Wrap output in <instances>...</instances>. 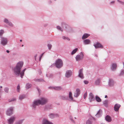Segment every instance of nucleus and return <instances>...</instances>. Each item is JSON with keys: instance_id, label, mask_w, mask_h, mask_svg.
I'll return each mask as SVG.
<instances>
[{"instance_id": "50", "label": "nucleus", "mask_w": 124, "mask_h": 124, "mask_svg": "<svg viewBox=\"0 0 124 124\" xmlns=\"http://www.w3.org/2000/svg\"><path fill=\"white\" fill-rule=\"evenodd\" d=\"M115 1H112L110 3V4H112L114 3H115Z\"/></svg>"}, {"instance_id": "31", "label": "nucleus", "mask_w": 124, "mask_h": 124, "mask_svg": "<svg viewBox=\"0 0 124 124\" xmlns=\"http://www.w3.org/2000/svg\"><path fill=\"white\" fill-rule=\"evenodd\" d=\"M49 116L51 118L53 119L54 118V114L50 113L49 114Z\"/></svg>"}, {"instance_id": "32", "label": "nucleus", "mask_w": 124, "mask_h": 124, "mask_svg": "<svg viewBox=\"0 0 124 124\" xmlns=\"http://www.w3.org/2000/svg\"><path fill=\"white\" fill-rule=\"evenodd\" d=\"M31 86V84L28 83L26 84V89H28L30 88Z\"/></svg>"}, {"instance_id": "40", "label": "nucleus", "mask_w": 124, "mask_h": 124, "mask_svg": "<svg viewBox=\"0 0 124 124\" xmlns=\"http://www.w3.org/2000/svg\"><path fill=\"white\" fill-rule=\"evenodd\" d=\"M108 102V101L107 100H105L103 102L105 106H107Z\"/></svg>"}, {"instance_id": "27", "label": "nucleus", "mask_w": 124, "mask_h": 124, "mask_svg": "<svg viewBox=\"0 0 124 124\" xmlns=\"http://www.w3.org/2000/svg\"><path fill=\"white\" fill-rule=\"evenodd\" d=\"M90 36V35L87 33H85L83 35L82 39H84L87 38Z\"/></svg>"}, {"instance_id": "25", "label": "nucleus", "mask_w": 124, "mask_h": 124, "mask_svg": "<svg viewBox=\"0 0 124 124\" xmlns=\"http://www.w3.org/2000/svg\"><path fill=\"white\" fill-rule=\"evenodd\" d=\"M102 111L101 110H100L98 112L96 115V116L97 117H99L102 115Z\"/></svg>"}, {"instance_id": "41", "label": "nucleus", "mask_w": 124, "mask_h": 124, "mask_svg": "<svg viewBox=\"0 0 124 124\" xmlns=\"http://www.w3.org/2000/svg\"><path fill=\"white\" fill-rule=\"evenodd\" d=\"M16 100V99L15 98H13L10 99H9V102H11L12 101H15Z\"/></svg>"}, {"instance_id": "1", "label": "nucleus", "mask_w": 124, "mask_h": 124, "mask_svg": "<svg viewBox=\"0 0 124 124\" xmlns=\"http://www.w3.org/2000/svg\"><path fill=\"white\" fill-rule=\"evenodd\" d=\"M23 64V61H19L17 63L16 66L13 69V71L14 74L17 76H19L20 75L22 78H23L25 71L26 70V68H25L20 72L21 69Z\"/></svg>"}, {"instance_id": "26", "label": "nucleus", "mask_w": 124, "mask_h": 124, "mask_svg": "<svg viewBox=\"0 0 124 124\" xmlns=\"http://www.w3.org/2000/svg\"><path fill=\"white\" fill-rule=\"evenodd\" d=\"M83 42L85 45L88 44L90 43V41L89 39H86L84 40Z\"/></svg>"}, {"instance_id": "35", "label": "nucleus", "mask_w": 124, "mask_h": 124, "mask_svg": "<svg viewBox=\"0 0 124 124\" xmlns=\"http://www.w3.org/2000/svg\"><path fill=\"white\" fill-rule=\"evenodd\" d=\"M62 38L63 39H65L66 40L68 41H70V39L69 38L67 37H66L65 36H62Z\"/></svg>"}, {"instance_id": "16", "label": "nucleus", "mask_w": 124, "mask_h": 124, "mask_svg": "<svg viewBox=\"0 0 124 124\" xmlns=\"http://www.w3.org/2000/svg\"><path fill=\"white\" fill-rule=\"evenodd\" d=\"M83 72V69H82L80 70L79 71L78 76L82 79L84 78Z\"/></svg>"}, {"instance_id": "21", "label": "nucleus", "mask_w": 124, "mask_h": 124, "mask_svg": "<svg viewBox=\"0 0 124 124\" xmlns=\"http://www.w3.org/2000/svg\"><path fill=\"white\" fill-rule=\"evenodd\" d=\"M101 80L100 78H97L94 81V84L96 85H99L101 83Z\"/></svg>"}, {"instance_id": "56", "label": "nucleus", "mask_w": 124, "mask_h": 124, "mask_svg": "<svg viewBox=\"0 0 124 124\" xmlns=\"http://www.w3.org/2000/svg\"><path fill=\"white\" fill-rule=\"evenodd\" d=\"M95 56H96V57H98V55L97 54H96L95 55Z\"/></svg>"}, {"instance_id": "49", "label": "nucleus", "mask_w": 124, "mask_h": 124, "mask_svg": "<svg viewBox=\"0 0 124 124\" xmlns=\"http://www.w3.org/2000/svg\"><path fill=\"white\" fill-rule=\"evenodd\" d=\"M117 1H118V2H119L120 3H121V4H122L123 5V4H124V2H123L121 1L118 0H117Z\"/></svg>"}, {"instance_id": "5", "label": "nucleus", "mask_w": 124, "mask_h": 124, "mask_svg": "<svg viewBox=\"0 0 124 124\" xmlns=\"http://www.w3.org/2000/svg\"><path fill=\"white\" fill-rule=\"evenodd\" d=\"M84 55L82 52H81L79 54L77 55L75 57L77 61H79L82 60L84 57Z\"/></svg>"}, {"instance_id": "58", "label": "nucleus", "mask_w": 124, "mask_h": 124, "mask_svg": "<svg viewBox=\"0 0 124 124\" xmlns=\"http://www.w3.org/2000/svg\"><path fill=\"white\" fill-rule=\"evenodd\" d=\"M53 65H51V67H53Z\"/></svg>"}, {"instance_id": "38", "label": "nucleus", "mask_w": 124, "mask_h": 124, "mask_svg": "<svg viewBox=\"0 0 124 124\" xmlns=\"http://www.w3.org/2000/svg\"><path fill=\"white\" fill-rule=\"evenodd\" d=\"M67 97L66 96H61V98L63 100H65L67 99Z\"/></svg>"}, {"instance_id": "36", "label": "nucleus", "mask_w": 124, "mask_h": 124, "mask_svg": "<svg viewBox=\"0 0 124 124\" xmlns=\"http://www.w3.org/2000/svg\"><path fill=\"white\" fill-rule=\"evenodd\" d=\"M56 28L58 30H59L61 31H63V29L61 28L60 26H57L56 27Z\"/></svg>"}, {"instance_id": "33", "label": "nucleus", "mask_w": 124, "mask_h": 124, "mask_svg": "<svg viewBox=\"0 0 124 124\" xmlns=\"http://www.w3.org/2000/svg\"><path fill=\"white\" fill-rule=\"evenodd\" d=\"M9 89L8 87H6L4 89V91L5 93H8L9 92Z\"/></svg>"}, {"instance_id": "4", "label": "nucleus", "mask_w": 124, "mask_h": 124, "mask_svg": "<svg viewBox=\"0 0 124 124\" xmlns=\"http://www.w3.org/2000/svg\"><path fill=\"white\" fill-rule=\"evenodd\" d=\"M3 22L7 24L10 27L12 28L14 26L13 24L11 22L9 21L7 18H5L3 19Z\"/></svg>"}, {"instance_id": "45", "label": "nucleus", "mask_w": 124, "mask_h": 124, "mask_svg": "<svg viewBox=\"0 0 124 124\" xmlns=\"http://www.w3.org/2000/svg\"><path fill=\"white\" fill-rule=\"evenodd\" d=\"M19 89H20V86L19 85H18L17 86V91L18 92H19Z\"/></svg>"}, {"instance_id": "8", "label": "nucleus", "mask_w": 124, "mask_h": 124, "mask_svg": "<svg viewBox=\"0 0 124 124\" xmlns=\"http://www.w3.org/2000/svg\"><path fill=\"white\" fill-rule=\"evenodd\" d=\"M40 104V102L39 99H37L34 101L32 102L31 106L33 108H35L37 106H38Z\"/></svg>"}, {"instance_id": "44", "label": "nucleus", "mask_w": 124, "mask_h": 124, "mask_svg": "<svg viewBox=\"0 0 124 124\" xmlns=\"http://www.w3.org/2000/svg\"><path fill=\"white\" fill-rule=\"evenodd\" d=\"M54 118L56 117H59L60 116V115L58 114H54Z\"/></svg>"}, {"instance_id": "59", "label": "nucleus", "mask_w": 124, "mask_h": 124, "mask_svg": "<svg viewBox=\"0 0 124 124\" xmlns=\"http://www.w3.org/2000/svg\"><path fill=\"white\" fill-rule=\"evenodd\" d=\"M22 46H23V45H22Z\"/></svg>"}, {"instance_id": "2", "label": "nucleus", "mask_w": 124, "mask_h": 124, "mask_svg": "<svg viewBox=\"0 0 124 124\" xmlns=\"http://www.w3.org/2000/svg\"><path fill=\"white\" fill-rule=\"evenodd\" d=\"M40 105H44L47 103L48 101V99L43 97H42L39 99Z\"/></svg>"}, {"instance_id": "48", "label": "nucleus", "mask_w": 124, "mask_h": 124, "mask_svg": "<svg viewBox=\"0 0 124 124\" xmlns=\"http://www.w3.org/2000/svg\"><path fill=\"white\" fill-rule=\"evenodd\" d=\"M44 54V53H43L40 56V57H39V60L40 61L41 60V58L42 57V55H43V54Z\"/></svg>"}, {"instance_id": "52", "label": "nucleus", "mask_w": 124, "mask_h": 124, "mask_svg": "<svg viewBox=\"0 0 124 124\" xmlns=\"http://www.w3.org/2000/svg\"><path fill=\"white\" fill-rule=\"evenodd\" d=\"M48 3L49 4H50L52 3V2L50 0L48 2Z\"/></svg>"}, {"instance_id": "57", "label": "nucleus", "mask_w": 124, "mask_h": 124, "mask_svg": "<svg viewBox=\"0 0 124 124\" xmlns=\"http://www.w3.org/2000/svg\"><path fill=\"white\" fill-rule=\"evenodd\" d=\"M20 42H21L22 41V39H20Z\"/></svg>"}, {"instance_id": "19", "label": "nucleus", "mask_w": 124, "mask_h": 124, "mask_svg": "<svg viewBox=\"0 0 124 124\" xmlns=\"http://www.w3.org/2000/svg\"><path fill=\"white\" fill-rule=\"evenodd\" d=\"M93 46H94L96 48H103V46L100 43H97L96 44H94Z\"/></svg>"}, {"instance_id": "39", "label": "nucleus", "mask_w": 124, "mask_h": 124, "mask_svg": "<svg viewBox=\"0 0 124 124\" xmlns=\"http://www.w3.org/2000/svg\"><path fill=\"white\" fill-rule=\"evenodd\" d=\"M47 46L48 48V49L49 50H50L52 48V45L50 44H48L47 45Z\"/></svg>"}, {"instance_id": "53", "label": "nucleus", "mask_w": 124, "mask_h": 124, "mask_svg": "<svg viewBox=\"0 0 124 124\" xmlns=\"http://www.w3.org/2000/svg\"><path fill=\"white\" fill-rule=\"evenodd\" d=\"M6 52H7V53H8L9 52V51L8 50H7L6 51Z\"/></svg>"}, {"instance_id": "11", "label": "nucleus", "mask_w": 124, "mask_h": 124, "mask_svg": "<svg viewBox=\"0 0 124 124\" xmlns=\"http://www.w3.org/2000/svg\"><path fill=\"white\" fill-rule=\"evenodd\" d=\"M72 74V71L71 70H67L65 74V76L67 78H69L70 77Z\"/></svg>"}, {"instance_id": "30", "label": "nucleus", "mask_w": 124, "mask_h": 124, "mask_svg": "<svg viewBox=\"0 0 124 124\" xmlns=\"http://www.w3.org/2000/svg\"><path fill=\"white\" fill-rule=\"evenodd\" d=\"M78 50V48H76L75 49H74L71 52V54L72 55L75 54Z\"/></svg>"}, {"instance_id": "18", "label": "nucleus", "mask_w": 124, "mask_h": 124, "mask_svg": "<svg viewBox=\"0 0 124 124\" xmlns=\"http://www.w3.org/2000/svg\"><path fill=\"white\" fill-rule=\"evenodd\" d=\"M121 105L118 104H115L114 107V110L116 111H117L120 108Z\"/></svg>"}, {"instance_id": "7", "label": "nucleus", "mask_w": 124, "mask_h": 124, "mask_svg": "<svg viewBox=\"0 0 124 124\" xmlns=\"http://www.w3.org/2000/svg\"><path fill=\"white\" fill-rule=\"evenodd\" d=\"M40 104V102L39 99H37L34 101L32 102L31 106L33 108H35L37 106H38Z\"/></svg>"}, {"instance_id": "29", "label": "nucleus", "mask_w": 124, "mask_h": 124, "mask_svg": "<svg viewBox=\"0 0 124 124\" xmlns=\"http://www.w3.org/2000/svg\"><path fill=\"white\" fill-rule=\"evenodd\" d=\"M96 100L97 101L100 102L101 101V100L100 98L98 96H96L95 97Z\"/></svg>"}, {"instance_id": "28", "label": "nucleus", "mask_w": 124, "mask_h": 124, "mask_svg": "<svg viewBox=\"0 0 124 124\" xmlns=\"http://www.w3.org/2000/svg\"><path fill=\"white\" fill-rule=\"evenodd\" d=\"M23 119H21L17 121L15 124H22L23 122Z\"/></svg>"}, {"instance_id": "37", "label": "nucleus", "mask_w": 124, "mask_h": 124, "mask_svg": "<svg viewBox=\"0 0 124 124\" xmlns=\"http://www.w3.org/2000/svg\"><path fill=\"white\" fill-rule=\"evenodd\" d=\"M4 33V31L3 30H0V36H1Z\"/></svg>"}, {"instance_id": "46", "label": "nucleus", "mask_w": 124, "mask_h": 124, "mask_svg": "<svg viewBox=\"0 0 124 124\" xmlns=\"http://www.w3.org/2000/svg\"><path fill=\"white\" fill-rule=\"evenodd\" d=\"M87 96V93H84V97L85 99Z\"/></svg>"}, {"instance_id": "24", "label": "nucleus", "mask_w": 124, "mask_h": 124, "mask_svg": "<svg viewBox=\"0 0 124 124\" xmlns=\"http://www.w3.org/2000/svg\"><path fill=\"white\" fill-rule=\"evenodd\" d=\"M106 120L108 122H110L112 121L111 117L109 115H107L105 117Z\"/></svg>"}, {"instance_id": "12", "label": "nucleus", "mask_w": 124, "mask_h": 124, "mask_svg": "<svg viewBox=\"0 0 124 124\" xmlns=\"http://www.w3.org/2000/svg\"><path fill=\"white\" fill-rule=\"evenodd\" d=\"M89 99L90 101L91 102L94 101L95 100L94 96L93 94L92 93H89Z\"/></svg>"}, {"instance_id": "54", "label": "nucleus", "mask_w": 124, "mask_h": 124, "mask_svg": "<svg viewBox=\"0 0 124 124\" xmlns=\"http://www.w3.org/2000/svg\"><path fill=\"white\" fill-rule=\"evenodd\" d=\"M47 24H44V26L45 27V26H47Z\"/></svg>"}, {"instance_id": "47", "label": "nucleus", "mask_w": 124, "mask_h": 124, "mask_svg": "<svg viewBox=\"0 0 124 124\" xmlns=\"http://www.w3.org/2000/svg\"><path fill=\"white\" fill-rule=\"evenodd\" d=\"M84 82L85 84H87L88 83V81L87 80H84Z\"/></svg>"}, {"instance_id": "22", "label": "nucleus", "mask_w": 124, "mask_h": 124, "mask_svg": "<svg viewBox=\"0 0 124 124\" xmlns=\"http://www.w3.org/2000/svg\"><path fill=\"white\" fill-rule=\"evenodd\" d=\"M49 88L52 89H54L55 90H59L62 89V87L61 86H57L55 87H50Z\"/></svg>"}, {"instance_id": "3", "label": "nucleus", "mask_w": 124, "mask_h": 124, "mask_svg": "<svg viewBox=\"0 0 124 124\" xmlns=\"http://www.w3.org/2000/svg\"><path fill=\"white\" fill-rule=\"evenodd\" d=\"M55 64L56 67L60 68L62 66L63 63L62 60L61 59H59L56 61Z\"/></svg>"}, {"instance_id": "13", "label": "nucleus", "mask_w": 124, "mask_h": 124, "mask_svg": "<svg viewBox=\"0 0 124 124\" xmlns=\"http://www.w3.org/2000/svg\"><path fill=\"white\" fill-rule=\"evenodd\" d=\"M114 80L112 79H109L108 82V85L110 87H113L114 86Z\"/></svg>"}, {"instance_id": "14", "label": "nucleus", "mask_w": 124, "mask_h": 124, "mask_svg": "<svg viewBox=\"0 0 124 124\" xmlns=\"http://www.w3.org/2000/svg\"><path fill=\"white\" fill-rule=\"evenodd\" d=\"M80 90L79 89H76V91L74 94V96L75 97H77L78 96L80 93Z\"/></svg>"}, {"instance_id": "9", "label": "nucleus", "mask_w": 124, "mask_h": 124, "mask_svg": "<svg viewBox=\"0 0 124 124\" xmlns=\"http://www.w3.org/2000/svg\"><path fill=\"white\" fill-rule=\"evenodd\" d=\"M14 107H11L8 108L7 110L6 114L8 116H10L12 115L13 113Z\"/></svg>"}, {"instance_id": "15", "label": "nucleus", "mask_w": 124, "mask_h": 124, "mask_svg": "<svg viewBox=\"0 0 124 124\" xmlns=\"http://www.w3.org/2000/svg\"><path fill=\"white\" fill-rule=\"evenodd\" d=\"M41 124H53V123L49 121L46 119H44L42 121Z\"/></svg>"}, {"instance_id": "55", "label": "nucleus", "mask_w": 124, "mask_h": 124, "mask_svg": "<svg viewBox=\"0 0 124 124\" xmlns=\"http://www.w3.org/2000/svg\"><path fill=\"white\" fill-rule=\"evenodd\" d=\"M105 98H107V95H106L105 96Z\"/></svg>"}, {"instance_id": "60", "label": "nucleus", "mask_w": 124, "mask_h": 124, "mask_svg": "<svg viewBox=\"0 0 124 124\" xmlns=\"http://www.w3.org/2000/svg\"><path fill=\"white\" fill-rule=\"evenodd\" d=\"M54 1H56V0H54Z\"/></svg>"}, {"instance_id": "6", "label": "nucleus", "mask_w": 124, "mask_h": 124, "mask_svg": "<svg viewBox=\"0 0 124 124\" xmlns=\"http://www.w3.org/2000/svg\"><path fill=\"white\" fill-rule=\"evenodd\" d=\"M8 39L7 38L2 37L1 38V44L2 46L6 45L8 43Z\"/></svg>"}, {"instance_id": "51", "label": "nucleus", "mask_w": 124, "mask_h": 124, "mask_svg": "<svg viewBox=\"0 0 124 124\" xmlns=\"http://www.w3.org/2000/svg\"><path fill=\"white\" fill-rule=\"evenodd\" d=\"M37 56V54H36L34 56L35 59V61L36 60V57Z\"/></svg>"}, {"instance_id": "23", "label": "nucleus", "mask_w": 124, "mask_h": 124, "mask_svg": "<svg viewBox=\"0 0 124 124\" xmlns=\"http://www.w3.org/2000/svg\"><path fill=\"white\" fill-rule=\"evenodd\" d=\"M69 97L70 101H74V100L73 99V98L72 96V93L70 92H69Z\"/></svg>"}, {"instance_id": "17", "label": "nucleus", "mask_w": 124, "mask_h": 124, "mask_svg": "<svg viewBox=\"0 0 124 124\" xmlns=\"http://www.w3.org/2000/svg\"><path fill=\"white\" fill-rule=\"evenodd\" d=\"M117 64L116 63H113L112 64L111 67V70L112 71L115 70L116 68Z\"/></svg>"}, {"instance_id": "42", "label": "nucleus", "mask_w": 124, "mask_h": 124, "mask_svg": "<svg viewBox=\"0 0 124 124\" xmlns=\"http://www.w3.org/2000/svg\"><path fill=\"white\" fill-rule=\"evenodd\" d=\"M67 25L64 23H63L62 24V26L63 29H64L66 28Z\"/></svg>"}, {"instance_id": "34", "label": "nucleus", "mask_w": 124, "mask_h": 124, "mask_svg": "<svg viewBox=\"0 0 124 124\" xmlns=\"http://www.w3.org/2000/svg\"><path fill=\"white\" fill-rule=\"evenodd\" d=\"M25 95H20L19 97V99L21 100L22 99H24L25 98Z\"/></svg>"}, {"instance_id": "43", "label": "nucleus", "mask_w": 124, "mask_h": 124, "mask_svg": "<svg viewBox=\"0 0 124 124\" xmlns=\"http://www.w3.org/2000/svg\"><path fill=\"white\" fill-rule=\"evenodd\" d=\"M35 81H43V80L42 79H35Z\"/></svg>"}, {"instance_id": "10", "label": "nucleus", "mask_w": 124, "mask_h": 124, "mask_svg": "<svg viewBox=\"0 0 124 124\" xmlns=\"http://www.w3.org/2000/svg\"><path fill=\"white\" fill-rule=\"evenodd\" d=\"M16 117L14 116L10 117L8 120L7 122L8 124H13L15 120Z\"/></svg>"}, {"instance_id": "20", "label": "nucleus", "mask_w": 124, "mask_h": 124, "mask_svg": "<svg viewBox=\"0 0 124 124\" xmlns=\"http://www.w3.org/2000/svg\"><path fill=\"white\" fill-rule=\"evenodd\" d=\"M124 68L120 70L119 74L120 76H123L124 75V63H123Z\"/></svg>"}]
</instances>
